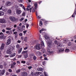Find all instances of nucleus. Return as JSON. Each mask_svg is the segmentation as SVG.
<instances>
[{"label":"nucleus","instance_id":"1","mask_svg":"<svg viewBox=\"0 0 76 76\" xmlns=\"http://www.w3.org/2000/svg\"><path fill=\"white\" fill-rule=\"evenodd\" d=\"M44 37L46 39L47 41V45L49 47H51L53 46L52 44V38H50L46 35H45Z\"/></svg>","mask_w":76,"mask_h":76},{"label":"nucleus","instance_id":"2","mask_svg":"<svg viewBox=\"0 0 76 76\" xmlns=\"http://www.w3.org/2000/svg\"><path fill=\"white\" fill-rule=\"evenodd\" d=\"M44 47V42L42 41H41V44H39V43L37 44L34 46V48L35 50H39L41 49H42V47Z\"/></svg>","mask_w":76,"mask_h":76},{"label":"nucleus","instance_id":"3","mask_svg":"<svg viewBox=\"0 0 76 76\" xmlns=\"http://www.w3.org/2000/svg\"><path fill=\"white\" fill-rule=\"evenodd\" d=\"M62 47V44L60 42H59L57 44V48L58 49L60 52L63 53L64 51V49H61V47Z\"/></svg>","mask_w":76,"mask_h":76},{"label":"nucleus","instance_id":"4","mask_svg":"<svg viewBox=\"0 0 76 76\" xmlns=\"http://www.w3.org/2000/svg\"><path fill=\"white\" fill-rule=\"evenodd\" d=\"M9 19L12 22H16L17 21V19L14 17H10Z\"/></svg>","mask_w":76,"mask_h":76},{"label":"nucleus","instance_id":"5","mask_svg":"<svg viewBox=\"0 0 76 76\" xmlns=\"http://www.w3.org/2000/svg\"><path fill=\"white\" fill-rule=\"evenodd\" d=\"M34 7H31V5L30 4L27 6L26 10H32Z\"/></svg>","mask_w":76,"mask_h":76},{"label":"nucleus","instance_id":"6","mask_svg":"<svg viewBox=\"0 0 76 76\" xmlns=\"http://www.w3.org/2000/svg\"><path fill=\"white\" fill-rule=\"evenodd\" d=\"M7 21L4 19H0V23H6Z\"/></svg>","mask_w":76,"mask_h":76},{"label":"nucleus","instance_id":"7","mask_svg":"<svg viewBox=\"0 0 76 76\" xmlns=\"http://www.w3.org/2000/svg\"><path fill=\"white\" fill-rule=\"evenodd\" d=\"M10 43H11V39H9L7 40L6 44L7 45H9V44H10Z\"/></svg>","mask_w":76,"mask_h":76},{"label":"nucleus","instance_id":"8","mask_svg":"<svg viewBox=\"0 0 76 76\" xmlns=\"http://www.w3.org/2000/svg\"><path fill=\"white\" fill-rule=\"evenodd\" d=\"M21 75L23 76H26L28 75V74L26 72H23L21 73Z\"/></svg>","mask_w":76,"mask_h":76},{"label":"nucleus","instance_id":"9","mask_svg":"<svg viewBox=\"0 0 76 76\" xmlns=\"http://www.w3.org/2000/svg\"><path fill=\"white\" fill-rule=\"evenodd\" d=\"M0 39H3L4 38V34L2 32H1L0 33Z\"/></svg>","mask_w":76,"mask_h":76},{"label":"nucleus","instance_id":"10","mask_svg":"<svg viewBox=\"0 0 76 76\" xmlns=\"http://www.w3.org/2000/svg\"><path fill=\"white\" fill-rule=\"evenodd\" d=\"M12 4V2L10 1L7 2L6 4L5 5L6 6H10Z\"/></svg>","mask_w":76,"mask_h":76},{"label":"nucleus","instance_id":"11","mask_svg":"<svg viewBox=\"0 0 76 76\" xmlns=\"http://www.w3.org/2000/svg\"><path fill=\"white\" fill-rule=\"evenodd\" d=\"M21 12L22 11L20 10H17L16 11V13H17V15H20V13H21Z\"/></svg>","mask_w":76,"mask_h":76},{"label":"nucleus","instance_id":"12","mask_svg":"<svg viewBox=\"0 0 76 76\" xmlns=\"http://www.w3.org/2000/svg\"><path fill=\"white\" fill-rule=\"evenodd\" d=\"M7 54H11L12 53V52L11 50H9V49H8L7 50Z\"/></svg>","mask_w":76,"mask_h":76},{"label":"nucleus","instance_id":"13","mask_svg":"<svg viewBox=\"0 0 76 76\" xmlns=\"http://www.w3.org/2000/svg\"><path fill=\"white\" fill-rule=\"evenodd\" d=\"M4 43H2L0 48L1 50H3L4 49Z\"/></svg>","mask_w":76,"mask_h":76},{"label":"nucleus","instance_id":"14","mask_svg":"<svg viewBox=\"0 0 76 76\" xmlns=\"http://www.w3.org/2000/svg\"><path fill=\"white\" fill-rule=\"evenodd\" d=\"M48 54L50 55V54H53L54 53L53 51H50V50L48 49Z\"/></svg>","mask_w":76,"mask_h":76},{"label":"nucleus","instance_id":"15","mask_svg":"<svg viewBox=\"0 0 76 76\" xmlns=\"http://www.w3.org/2000/svg\"><path fill=\"white\" fill-rule=\"evenodd\" d=\"M41 72H37L34 73V75L36 76H37L38 75H41Z\"/></svg>","mask_w":76,"mask_h":76},{"label":"nucleus","instance_id":"16","mask_svg":"<svg viewBox=\"0 0 76 76\" xmlns=\"http://www.w3.org/2000/svg\"><path fill=\"white\" fill-rule=\"evenodd\" d=\"M6 33L7 34H8V35H11L12 34V31L10 30V32H9V31H7Z\"/></svg>","mask_w":76,"mask_h":76},{"label":"nucleus","instance_id":"17","mask_svg":"<svg viewBox=\"0 0 76 76\" xmlns=\"http://www.w3.org/2000/svg\"><path fill=\"white\" fill-rule=\"evenodd\" d=\"M4 72H5V69H3V70L1 71V72L0 73V76H2V75H3V74L4 73Z\"/></svg>","mask_w":76,"mask_h":76},{"label":"nucleus","instance_id":"18","mask_svg":"<svg viewBox=\"0 0 76 76\" xmlns=\"http://www.w3.org/2000/svg\"><path fill=\"white\" fill-rule=\"evenodd\" d=\"M8 50H10V51H12L14 50V48H13V47L11 46L9 48Z\"/></svg>","mask_w":76,"mask_h":76},{"label":"nucleus","instance_id":"19","mask_svg":"<svg viewBox=\"0 0 76 76\" xmlns=\"http://www.w3.org/2000/svg\"><path fill=\"white\" fill-rule=\"evenodd\" d=\"M36 14L37 16V19H41V16H38V15H37V14H38V12H37V11H36Z\"/></svg>","mask_w":76,"mask_h":76},{"label":"nucleus","instance_id":"20","mask_svg":"<svg viewBox=\"0 0 76 76\" xmlns=\"http://www.w3.org/2000/svg\"><path fill=\"white\" fill-rule=\"evenodd\" d=\"M34 6H35V10H37V8L38 7V4H37V3L34 4Z\"/></svg>","mask_w":76,"mask_h":76},{"label":"nucleus","instance_id":"21","mask_svg":"<svg viewBox=\"0 0 76 76\" xmlns=\"http://www.w3.org/2000/svg\"><path fill=\"white\" fill-rule=\"evenodd\" d=\"M37 56H41V53L40 52H37Z\"/></svg>","mask_w":76,"mask_h":76},{"label":"nucleus","instance_id":"22","mask_svg":"<svg viewBox=\"0 0 76 76\" xmlns=\"http://www.w3.org/2000/svg\"><path fill=\"white\" fill-rule=\"evenodd\" d=\"M76 10H75L74 13L72 15V17L73 18H74V17L75 16V15H76Z\"/></svg>","mask_w":76,"mask_h":76},{"label":"nucleus","instance_id":"23","mask_svg":"<svg viewBox=\"0 0 76 76\" xmlns=\"http://www.w3.org/2000/svg\"><path fill=\"white\" fill-rule=\"evenodd\" d=\"M15 55H16V54L15 53H14L10 55V57H15Z\"/></svg>","mask_w":76,"mask_h":76},{"label":"nucleus","instance_id":"24","mask_svg":"<svg viewBox=\"0 0 76 76\" xmlns=\"http://www.w3.org/2000/svg\"><path fill=\"white\" fill-rule=\"evenodd\" d=\"M46 29L44 28H42V29L41 30L39 31V32L40 34H41L42 32H43V31H45Z\"/></svg>","mask_w":76,"mask_h":76},{"label":"nucleus","instance_id":"25","mask_svg":"<svg viewBox=\"0 0 76 76\" xmlns=\"http://www.w3.org/2000/svg\"><path fill=\"white\" fill-rule=\"evenodd\" d=\"M4 15V13L2 11H0V16H3Z\"/></svg>","mask_w":76,"mask_h":76},{"label":"nucleus","instance_id":"26","mask_svg":"<svg viewBox=\"0 0 76 76\" xmlns=\"http://www.w3.org/2000/svg\"><path fill=\"white\" fill-rule=\"evenodd\" d=\"M28 50L25 51H23L22 54H28Z\"/></svg>","mask_w":76,"mask_h":76},{"label":"nucleus","instance_id":"27","mask_svg":"<svg viewBox=\"0 0 76 76\" xmlns=\"http://www.w3.org/2000/svg\"><path fill=\"white\" fill-rule=\"evenodd\" d=\"M11 13H12V11L10 10H8L7 11V13L8 14H11Z\"/></svg>","mask_w":76,"mask_h":76},{"label":"nucleus","instance_id":"28","mask_svg":"<svg viewBox=\"0 0 76 76\" xmlns=\"http://www.w3.org/2000/svg\"><path fill=\"white\" fill-rule=\"evenodd\" d=\"M28 37H25L24 39V40L25 42H27V41H28Z\"/></svg>","mask_w":76,"mask_h":76},{"label":"nucleus","instance_id":"29","mask_svg":"<svg viewBox=\"0 0 76 76\" xmlns=\"http://www.w3.org/2000/svg\"><path fill=\"white\" fill-rule=\"evenodd\" d=\"M37 70L38 71H42V68H38L37 69Z\"/></svg>","mask_w":76,"mask_h":76},{"label":"nucleus","instance_id":"30","mask_svg":"<svg viewBox=\"0 0 76 76\" xmlns=\"http://www.w3.org/2000/svg\"><path fill=\"white\" fill-rule=\"evenodd\" d=\"M24 57L25 58H26L28 57V53L25 54L24 56Z\"/></svg>","mask_w":76,"mask_h":76},{"label":"nucleus","instance_id":"31","mask_svg":"<svg viewBox=\"0 0 76 76\" xmlns=\"http://www.w3.org/2000/svg\"><path fill=\"white\" fill-rule=\"evenodd\" d=\"M22 50V48H21L18 50V53H20Z\"/></svg>","mask_w":76,"mask_h":76},{"label":"nucleus","instance_id":"32","mask_svg":"<svg viewBox=\"0 0 76 76\" xmlns=\"http://www.w3.org/2000/svg\"><path fill=\"white\" fill-rule=\"evenodd\" d=\"M20 71H21L20 69H18L16 70V72L17 73H20Z\"/></svg>","mask_w":76,"mask_h":76},{"label":"nucleus","instance_id":"33","mask_svg":"<svg viewBox=\"0 0 76 76\" xmlns=\"http://www.w3.org/2000/svg\"><path fill=\"white\" fill-rule=\"evenodd\" d=\"M33 58L34 60H36V59H37V57L35 56H34L33 57Z\"/></svg>","mask_w":76,"mask_h":76},{"label":"nucleus","instance_id":"34","mask_svg":"<svg viewBox=\"0 0 76 76\" xmlns=\"http://www.w3.org/2000/svg\"><path fill=\"white\" fill-rule=\"evenodd\" d=\"M27 12H28L29 13H31V12H32V10H27Z\"/></svg>","mask_w":76,"mask_h":76},{"label":"nucleus","instance_id":"35","mask_svg":"<svg viewBox=\"0 0 76 76\" xmlns=\"http://www.w3.org/2000/svg\"><path fill=\"white\" fill-rule=\"evenodd\" d=\"M14 67H15V66L14 65H13V64H12L11 65V68L12 69H13Z\"/></svg>","mask_w":76,"mask_h":76},{"label":"nucleus","instance_id":"36","mask_svg":"<svg viewBox=\"0 0 76 76\" xmlns=\"http://www.w3.org/2000/svg\"><path fill=\"white\" fill-rule=\"evenodd\" d=\"M65 52H66V53L69 52V49H66L65 50Z\"/></svg>","mask_w":76,"mask_h":76},{"label":"nucleus","instance_id":"37","mask_svg":"<svg viewBox=\"0 0 76 76\" xmlns=\"http://www.w3.org/2000/svg\"><path fill=\"white\" fill-rule=\"evenodd\" d=\"M21 63H23V64H25L26 61H21Z\"/></svg>","mask_w":76,"mask_h":76},{"label":"nucleus","instance_id":"38","mask_svg":"<svg viewBox=\"0 0 76 76\" xmlns=\"http://www.w3.org/2000/svg\"><path fill=\"white\" fill-rule=\"evenodd\" d=\"M6 29L9 31V30H11V29H12V28H6Z\"/></svg>","mask_w":76,"mask_h":76},{"label":"nucleus","instance_id":"39","mask_svg":"<svg viewBox=\"0 0 76 76\" xmlns=\"http://www.w3.org/2000/svg\"><path fill=\"white\" fill-rule=\"evenodd\" d=\"M39 26H42V21H40L39 23Z\"/></svg>","mask_w":76,"mask_h":76},{"label":"nucleus","instance_id":"40","mask_svg":"<svg viewBox=\"0 0 76 76\" xmlns=\"http://www.w3.org/2000/svg\"><path fill=\"white\" fill-rule=\"evenodd\" d=\"M29 20L30 21H31L32 20V17H29Z\"/></svg>","mask_w":76,"mask_h":76},{"label":"nucleus","instance_id":"41","mask_svg":"<svg viewBox=\"0 0 76 76\" xmlns=\"http://www.w3.org/2000/svg\"><path fill=\"white\" fill-rule=\"evenodd\" d=\"M22 16H25V12H23L22 15Z\"/></svg>","mask_w":76,"mask_h":76},{"label":"nucleus","instance_id":"42","mask_svg":"<svg viewBox=\"0 0 76 76\" xmlns=\"http://www.w3.org/2000/svg\"><path fill=\"white\" fill-rule=\"evenodd\" d=\"M23 19H24V18H22L21 19H19V20L20 21H22V20H23Z\"/></svg>","mask_w":76,"mask_h":76},{"label":"nucleus","instance_id":"43","mask_svg":"<svg viewBox=\"0 0 76 76\" xmlns=\"http://www.w3.org/2000/svg\"><path fill=\"white\" fill-rule=\"evenodd\" d=\"M32 68V66H29L28 67V69H31Z\"/></svg>","mask_w":76,"mask_h":76},{"label":"nucleus","instance_id":"44","mask_svg":"<svg viewBox=\"0 0 76 76\" xmlns=\"http://www.w3.org/2000/svg\"><path fill=\"white\" fill-rule=\"evenodd\" d=\"M18 7V6L16 5L15 6V10H18V7Z\"/></svg>","mask_w":76,"mask_h":76},{"label":"nucleus","instance_id":"45","mask_svg":"<svg viewBox=\"0 0 76 76\" xmlns=\"http://www.w3.org/2000/svg\"><path fill=\"white\" fill-rule=\"evenodd\" d=\"M16 47L17 48H19V47H20V46L19 45H16Z\"/></svg>","mask_w":76,"mask_h":76},{"label":"nucleus","instance_id":"46","mask_svg":"<svg viewBox=\"0 0 76 76\" xmlns=\"http://www.w3.org/2000/svg\"><path fill=\"white\" fill-rule=\"evenodd\" d=\"M19 36H20V37H22L23 35V34L22 33H20L19 34Z\"/></svg>","mask_w":76,"mask_h":76},{"label":"nucleus","instance_id":"47","mask_svg":"<svg viewBox=\"0 0 76 76\" xmlns=\"http://www.w3.org/2000/svg\"><path fill=\"white\" fill-rule=\"evenodd\" d=\"M45 51V49H43L42 50V52H43V53H44Z\"/></svg>","mask_w":76,"mask_h":76},{"label":"nucleus","instance_id":"48","mask_svg":"<svg viewBox=\"0 0 76 76\" xmlns=\"http://www.w3.org/2000/svg\"><path fill=\"white\" fill-rule=\"evenodd\" d=\"M44 74L45 76H48V75L47 74V73H46V72H44Z\"/></svg>","mask_w":76,"mask_h":76},{"label":"nucleus","instance_id":"49","mask_svg":"<svg viewBox=\"0 0 76 76\" xmlns=\"http://www.w3.org/2000/svg\"><path fill=\"white\" fill-rule=\"evenodd\" d=\"M18 1L19 3H22V1H23V0H18Z\"/></svg>","mask_w":76,"mask_h":76},{"label":"nucleus","instance_id":"50","mask_svg":"<svg viewBox=\"0 0 76 76\" xmlns=\"http://www.w3.org/2000/svg\"><path fill=\"white\" fill-rule=\"evenodd\" d=\"M8 71L9 72H12V69H9Z\"/></svg>","mask_w":76,"mask_h":76},{"label":"nucleus","instance_id":"51","mask_svg":"<svg viewBox=\"0 0 76 76\" xmlns=\"http://www.w3.org/2000/svg\"><path fill=\"white\" fill-rule=\"evenodd\" d=\"M28 49V47H26L24 48V49L25 50H27Z\"/></svg>","mask_w":76,"mask_h":76},{"label":"nucleus","instance_id":"52","mask_svg":"<svg viewBox=\"0 0 76 76\" xmlns=\"http://www.w3.org/2000/svg\"><path fill=\"white\" fill-rule=\"evenodd\" d=\"M22 57V55H18V58H20Z\"/></svg>","mask_w":76,"mask_h":76},{"label":"nucleus","instance_id":"53","mask_svg":"<svg viewBox=\"0 0 76 76\" xmlns=\"http://www.w3.org/2000/svg\"><path fill=\"white\" fill-rule=\"evenodd\" d=\"M12 64H13V65L15 66V65H16V63L15 62H13Z\"/></svg>","mask_w":76,"mask_h":76},{"label":"nucleus","instance_id":"54","mask_svg":"<svg viewBox=\"0 0 76 76\" xmlns=\"http://www.w3.org/2000/svg\"><path fill=\"white\" fill-rule=\"evenodd\" d=\"M13 34H14L16 35V34H18V32H17V31L14 32Z\"/></svg>","mask_w":76,"mask_h":76},{"label":"nucleus","instance_id":"55","mask_svg":"<svg viewBox=\"0 0 76 76\" xmlns=\"http://www.w3.org/2000/svg\"><path fill=\"white\" fill-rule=\"evenodd\" d=\"M44 59L45 60H48V59H47V57H45L44 58Z\"/></svg>","mask_w":76,"mask_h":76},{"label":"nucleus","instance_id":"56","mask_svg":"<svg viewBox=\"0 0 76 76\" xmlns=\"http://www.w3.org/2000/svg\"><path fill=\"white\" fill-rule=\"evenodd\" d=\"M42 1H41L39 2L38 3L39 4H40L41 3H42Z\"/></svg>","mask_w":76,"mask_h":76},{"label":"nucleus","instance_id":"57","mask_svg":"<svg viewBox=\"0 0 76 76\" xmlns=\"http://www.w3.org/2000/svg\"><path fill=\"white\" fill-rule=\"evenodd\" d=\"M16 27H17V25L16 24L14 25V28H16Z\"/></svg>","mask_w":76,"mask_h":76},{"label":"nucleus","instance_id":"58","mask_svg":"<svg viewBox=\"0 0 76 76\" xmlns=\"http://www.w3.org/2000/svg\"><path fill=\"white\" fill-rule=\"evenodd\" d=\"M21 42V41L20 40H18L17 41V42H18V43H20Z\"/></svg>","mask_w":76,"mask_h":76},{"label":"nucleus","instance_id":"59","mask_svg":"<svg viewBox=\"0 0 76 76\" xmlns=\"http://www.w3.org/2000/svg\"><path fill=\"white\" fill-rule=\"evenodd\" d=\"M23 9L24 10H26V9H25V7L24 6H23Z\"/></svg>","mask_w":76,"mask_h":76},{"label":"nucleus","instance_id":"60","mask_svg":"<svg viewBox=\"0 0 76 76\" xmlns=\"http://www.w3.org/2000/svg\"><path fill=\"white\" fill-rule=\"evenodd\" d=\"M3 6H1V8H0V10H1L2 9V8H3Z\"/></svg>","mask_w":76,"mask_h":76},{"label":"nucleus","instance_id":"61","mask_svg":"<svg viewBox=\"0 0 76 76\" xmlns=\"http://www.w3.org/2000/svg\"><path fill=\"white\" fill-rule=\"evenodd\" d=\"M54 42L56 44H57V41H55Z\"/></svg>","mask_w":76,"mask_h":76},{"label":"nucleus","instance_id":"62","mask_svg":"<svg viewBox=\"0 0 76 76\" xmlns=\"http://www.w3.org/2000/svg\"><path fill=\"white\" fill-rule=\"evenodd\" d=\"M0 68H3V65H0Z\"/></svg>","mask_w":76,"mask_h":76},{"label":"nucleus","instance_id":"63","mask_svg":"<svg viewBox=\"0 0 76 76\" xmlns=\"http://www.w3.org/2000/svg\"><path fill=\"white\" fill-rule=\"evenodd\" d=\"M5 31L4 30V29H3L2 30V32H4Z\"/></svg>","mask_w":76,"mask_h":76},{"label":"nucleus","instance_id":"64","mask_svg":"<svg viewBox=\"0 0 76 76\" xmlns=\"http://www.w3.org/2000/svg\"><path fill=\"white\" fill-rule=\"evenodd\" d=\"M42 64H43V65H44L45 64V61H43L42 62Z\"/></svg>","mask_w":76,"mask_h":76}]
</instances>
